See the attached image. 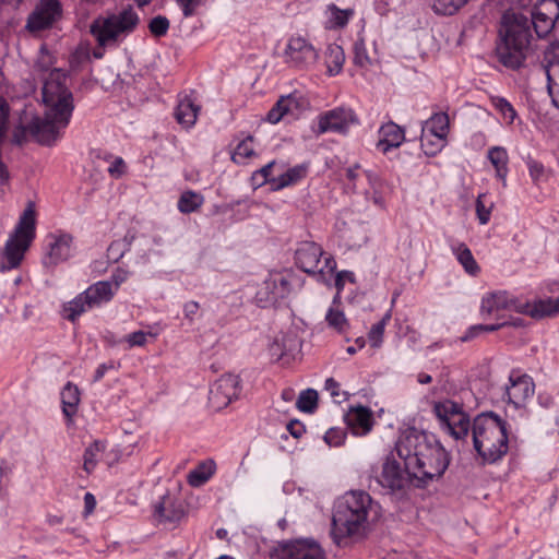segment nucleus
<instances>
[{
  "label": "nucleus",
  "instance_id": "9b49d317",
  "mask_svg": "<svg viewBox=\"0 0 559 559\" xmlns=\"http://www.w3.org/2000/svg\"><path fill=\"white\" fill-rule=\"evenodd\" d=\"M272 559H326L321 545L313 538H298L280 543Z\"/></svg>",
  "mask_w": 559,
  "mask_h": 559
},
{
  "label": "nucleus",
  "instance_id": "a18cd8bd",
  "mask_svg": "<svg viewBox=\"0 0 559 559\" xmlns=\"http://www.w3.org/2000/svg\"><path fill=\"white\" fill-rule=\"evenodd\" d=\"M296 407L307 414H312L318 407V392L313 389L301 391L296 401Z\"/></svg>",
  "mask_w": 559,
  "mask_h": 559
},
{
  "label": "nucleus",
  "instance_id": "58836bf2",
  "mask_svg": "<svg viewBox=\"0 0 559 559\" xmlns=\"http://www.w3.org/2000/svg\"><path fill=\"white\" fill-rule=\"evenodd\" d=\"M325 27L330 29L344 27L354 15L353 9L341 10L335 4H330L325 11Z\"/></svg>",
  "mask_w": 559,
  "mask_h": 559
},
{
  "label": "nucleus",
  "instance_id": "0eeeda50",
  "mask_svg": "<svg viewBox=\"0 0 559 559\" xmlns=\"http://www.w3.org/2000/svg\"><path fill=\"white\" fill-rule=\"evenodd\" d=\"M68 78L60 70L50 72L45 81L41 98L47 117H55L62 124H69L74 110L72 92L67 85Z\"/></svg>",
  "mask_w": 559,
  "mask_h": 559
},
{
  "label": "nucleus",
  "instance_id": "13d9d810",
  "mask_svg": "<svg viewBox=\"0 0 559 559\" xmlns=\"http://www.w3.org/2000/svg\"><path fill=\"white\" fill-rule=\"evenodd\" d=\"M485 197V194H480L476 201V213L481 225H485L489 222L491 214V204L486 205Z\"/></svg>",
  "mask_w": 559,
  "mask_h": 559
},
{
  "label": "nucleus",
  "instance_id": "7ed1b4c3",
  "mask_svg": "<svg viewBox=\"0 0 559 559\" xmlns=\"http://www.w3.org/2000/svg\"><path fill=\"white\" fill-rule=\"evenodd\" d=\"M372 498L362 490L345 492L335 503L332 524L341 537L362 536L369 527Z\"/></svg>",
  "mask_w": 559,
  "mask_h": 559
},
{
  "label": "nucleus",
  "instance_id": "bb28decb",
  "mask_svg": "<svg viewBox=\"0 0 559 559\" xmlns=\"http://www.w3.org/2000/svg\"><path fill=\"white\" fill-rule=\"evenodd\" d=\"M308 165L300 164L288 168L286 171L273 177L270 186L273 191H280L287 187L295 186L302 181L308 175Z\"/></svg>",
  "mask_w": 559,
  "mask_h": 559
},
{
  "label": "nucleus",
  "instance_id": "5701e85b",
  "mask_svg": "<svg viewBox=\"0 0 559 559\" xmlns=\"http://www.w3.org/2000/svg\"><path fill=\"white\" fill-rule=\"evenodd\" d=\"M154 516L159 522L176 523L185 516V510L177 495L166 491L154 504Z\"/></svg>",
  "mask_w": 559,
  "mask_h": 559
},
{
  "label": "nucleus",
  "instance_id": "4d7b16f0",
  "mask_svg": "<svg viewBox=\"0 0 559 559\" xmlns=\"http://www.w3.org/2000/svg\"><path fill=\"white\" fill-rule=\"evenodd\" d=\"M150 32L155 36H164L169 28V21L162 15L155 16L148 24Z\"/></svg>",
  "mask_w": 559,
  "mask_h": 559
},
{
  "label": "nucleus",
  "instance_id": "c9c22d12",
  "mask_svg": "<svg viewBox=\"0 0 559 559\" xmlns=\"http://www.w3.org/2000/svg\"><path fill=\"white\" fill-rule=\"evenodd\" d=\"M257 155L255 141L253 136L248 135L234 148L231 160L238 165H248Z\"/></svg>",
  "mask_w": 559,
  "mask_h": 559
},
{
  "label": "nucleus",
  "instance_id": "e2e57ef3",
  "mask_svg": "<svg viewBox=\"0 0 559 559\" xmlns=\"http://www.w3.org/2000/svg\"><path fill=\"white\" fill-rule=\"evenodd\" d=\"M127 165L121 157H115L108 167V174L114 178H120L126 174Z\"/></svg>",
  "mask_w": 559,
  "mask_h": 559
},
{
  "label": "nucleus",
  "instance_id": "0e129e2a",
  "mask_svg": "<svg viewBox=\"0 0 559 559\" xmlns=\"http://www.w3.org/2000/svg\"><path fill=\"white\" fill-rule=\"evenodd\" d=\"M203 2V0H177L179 8L182 11L185 17H189L195 13L197 8Z\"/></svg>",
  "mask_w": 559,
  "mask_h": 559
},
{
  "label": "nucleus",
  "instance_id": "f257e3e1",
  "mask_svg": "<svg viewBox=\"0 0 559 559\" xmlns=\"http://www.w3.org/2000/svg\"><path fill=\"white\" fill-rule=\"evenodd\" d=\"M395 450L407 473L423 483L441 477L450 463L448 452L433 435L414 428L401 433Z\"/></svg>",
  "mask_w": 559,
  "mask_h": 559
},
{
  "label": "nucleus",
  "instance_id": "49530a36",
  "mask_svg": "<svg viewBox=\"0 0 559 559\" xmlns=\"http://www.w3.org/2000/svg\"><path fill=\"white\" fill-rule=\"evenodd\" d=\"M468 1L469 0H431V7L437 14L453 15Z\"/></svg>",
  "mask_w": 559,
  "mask_h": 559
},
{
  "label": "nucleus",
  "instance_id": "3c124183",
  "mask_svg": "<svg viewBox=\"0 0 559 559\" xmlns=\"http://www.w3.org/2000/svg\"><path fill=\"white\" fill-rule=\"evenodd\" d=\"M364 176L365 169H362L358 164L346 169L348 186L355 191L364 190Z\"/></svg>",
  "mask_w": 559,
  "mask_h": 559
},
{
  "label": "nucleus",
  "instance_id": "774afa93",
  "mask_svg": "<svg viewBox=\"0 0 559 559\" xmlns=\"http://www.w3.org/2000/svg\"><path fill=\"white\" fill-rule=\"evenodd\" d=\"M129 277V272L124 269L118 267L114 273L111 274V278L109 282L112 283V286L115 287V293L118 292L120 285L124 283Z\"/></svg>",
  "mask_w": 559,
  "mask_h": 559
},
{
  "label": "nucleus",
  "instance_id": "2eb2a0df",
  "mask_svg": "<svg viewBox=\"0 0 559 559\" xmlns=\"http://www.w3.org/2000/svg\"><path fill=\"white\" fill-rule=\"evenodd\" d=\"M290 294V284L282 274H271L255 294V302L261 308L275 306Z\"/></svg>",
  "mask_w": 559,
  "mask_h": 559
},
{
  "label": "nucleus",
  "instance_id": "393cba45",
  "mask_svg": "<svg viewBox=\"0 0 559 559\" xmlns=\"http://www.w3.org/2000/svg\"><path fill=\"white\" fill-rule=\"evenodd\" d=\"M559 312V297L556 299H536L533 301H519L518 313L527 314L534 319L550 317Z\"/></svg>",
  "mask_w": 559,
  "mask_h": 559
},
{
  "label": "nucleus",
  "instance_id": "de8ad7c7",
  "mask_svg": "<svg viewBox=\"0 0 559 559\" xmlns=\"http://www.w3.org/2000/svg\"><path fill=\"white\" fill-rule=\"evenodd\" d=\"M104 450L105 445L98 441L86 448L84 452L83 468L87 474H91L95 469Z\"/></svg>",
  "mask_w": 559,
  "mask_h": 559
},
{
  "label": "nucleus",
  "instance_id": "4c0bfd02",
  "mask_svg": "<svg viewBox=\"0 0 559 559\" xmlns=\"http://www.w3.org/2000/svg\"><path fill=\"white\" fill-rule=\"evenodd\" d=\"M214 461H204L191 469L187 476L188 484L192 487H200L205 484L215 473Z\"/></svg>",
  "mask_w": 559,
  "mask_h": 559
},
{
  "label": "nucleus",
  "instance_id": "864d4df0",
  "mask_svg": "<svg viewBox=\"0 0 559 559\" xmlns=\"http://www.w3.org/2000/svg\"><path fill=\"white\" fill-rule=\"evenodd\" d=\"M323 439L329 447H341L345 443L346 431L343 428L332 427L324 433Z\"/></svg>",
  "mask_w": 559,
  "mask_h": 559
},
{
  "label": "nucleus",
  "instance_id": "412c9836",
  "mask_svg": "<svg viewBox=\"0 0 559 559\" xmlns=\"http://www.w3.org/2000/svg\"><path fill=\"white\" fill-rule=\"evenodd\" d=\"M60 12L58 0H40L28 16L26 27L31 32L48 28L60 16Z\"/></svg>",
  "mask_w": 559,
  "mask_h": 559
},
{
  "label": "nucleus",
  "instance_id": "603ef678",
  "mask_svg": "<svg viewBox=\"0 0 559 559\" xmlns=\"http://www.w3.org/2000/svg\"><path fill=\"white\" fill-rule=\"evenodd\" d=\"M506 324H507V322H501V323H496V324H477V325H473V326H471L465 332L464 336H462V341H464V342L469 341V340L476 337L477 335H479L483 332H493V331H497L500 328L504 326Z\"/></svg>",
  "mask_w": 559,
  "mask_h": 559
},
{
  "label": "nucleus",
  "instance_id": "cd10ccee",
  "mask_svg": "<svg viewBox=\"0 0 559 559\" xmlns=\"http://www.w3.org/2000/svg\"><path fill=\"white\" fill-rule=\"evenodd\" d=\"M84 294L93 308L109 302L116 295L112 283L107 281H98L92 284L84 290Z\"/></svg>",
  "mask_w": 559,
  "mask_h": 559
},
{
  "label": "nucleus",
  "instance_id": "ddd939ff",
  "mask_svg": "<svg viewBox=\"0 0 559 559\" xmlns=\"http://www.w3.org/2000/svg\"><path fill=\"white\" fill-rule=\"evenodd\" d=\"M241 391V380L239 376L226 373L217 379L211 390L209 402L214 411H221L227 407L231 402L239 397Z\"/></svg>",
  "mask_w": 559,
  "mask_h": 559
},
{
  "label": "nucleus",
  "instance_id": "338daca9",
  "mask_svg": "<svg viewBox=\"0 0 559 559\" xmlns=\"http://www.w3.org/2000/svg\"><path fill=\"white\" fill-rule=\"evenodd\" d=\"M120 367V364L119 362H116V361H108V362H104V364H100L97 369L95 370V374H94V378H93V381L94 382H98L99 380L103 379V377L109 371V370H117L119 369Z\"/></svg>",
  "mask_w": 559,
  "mask_h": 559
},
{
  "label": "nucleus",
  "instance_id": "ea45409f",
  "mask_svg": "<svg viewBox=\"0 0 559 559\" xmlns=\"http://www.w3.org/2000/svg\"><path fill=\"white\" fill-rule=\"evenodd\" d=\"M160 333V328L155 324L148 331H135L126 335L122 340L127 344V348L143 347L146 345L148 337L156 338Z\"/></svg>",
  "mask_w": 559,
  "mask_h": 559
},
{
  "label": "nucleus",
  "instance_id": "6e6552de",
  "mask_svg": "<svg viewBox=\"0 0 559 559\" xmlns=\"http://www.w3.org/2000/svg\"><path fill=\"white\" fill-rule=\"evenodd\" d=\"M296 265L304 272L326 283L336 269V262L331 255H324L322 248L312 241L299 245L295 253Z\"/></svg>",
  "mask_w": 559,
  "mask_h": 559
},
{
  "label": "nucleus",
  "instance_id": "f03ea898",
  "mask_svg": "<svg viewBox=\"0 0 559 559\" xmlns=\"http://www.w3.org/2000/svg\"><path fill=\"white\" fill-rule=\"evenodd\" d=\"M531 22L527 15L516 12L503 14L499 28L496 53L508 68H520L532 53Z\"/></svg>",
  "mask_w": 559,
  "mask_h": 559
},
{
  "label": "nucleus",
  "instance_id": "423d86ee",
  "mask_svg": "<svg viewBox=\"0 0 559 559\" xmlns=\"http://www.w3.org/2000/svg\"><path fill=\"white\" fill-rule=\"evenodd\" d=\"M36 213L34 205L29 203L23 211L14 231L9 236L1 252L2 272L17 267L35 238Z\"/></svg>",
  "mask_w": 559,
  "mask_h": 559
},
{
  "label": "nucleus",
  "instance_id": "c85d7f7f",
  "mask_svg": "<svg viewBox=\"0 0 559 559\" xmlns=\"http://www.w3.org/2000/svg\"><path fill=\"white\" fill-rule=\"evenodd\" d=\"M199 111L200 107L190 97L183 96L175 109V118L182 128L190 129L195 124Z\"/></svg>",
  "mask_w": 559,
  "mask_h": 559
},
{
  "label": "nucleus",
  "instance_id": "bf43d9fd",
  "mask_svg": "<svg viewBox=\"0 0 559 559\" xmlns=\"http://www.w3.org/2000/svg\"><path fill=\"white\" fill-rule=\"evenodd\" d=\"M127 245L122 240L112 241L107 249V258L111 262H118L124 254Z\"/></svg>",
  "mask_w": 559,
  "mask_h": 559
},
{
  "label": "nucleus",
  "instance_id": "052dcab7",
  "mask_svg": "<svg viewBox=\"0 0 559 559\" xmlns=\"http://www.w3.org/2000/svg\"><path fill=\"white\" fill-rule=\"evenodd\" d=\"M12 474V466L5 462H0V498H5L8 495L7 484Z\"/></svg>",
  "mask_w": 559,
  "mask_h": 559
},
{
  "label": "nucleus",
  "instance_id": "a19ab883",
  "mask_svg": "<svg viewBox=\"0 0 559 559\" xmlns=\"http://www.w3.org/2000/svg\"><path fill=\"white\" fill-rule=\"evenodd\" d=\"M448 144V140L441 136H435L431 133L421 131L420 134V146L425 155L436 156L438 155Z\"/></svg>",
  "mask_w": 559,
  "mask_h": 559
},
{
  "label": "nucleus",
  "instance_id": "a878e982",
  "mask_svg": "<svg viewBox=\"0 0 559 559\" xmlns=\"http://www.w3.org/2000/svg\"><path fill=\"white\" fill-rule=\"evenodd\" d=\"M405 140L404 130L396 123L390 121L379 129L378 148L388 153L392 148L399 147Z\"/></svg>",
  "mask_w": 559,
  "mask_h": 559
},
{
  "label": "nucleus",
  "instance_id": "4be33fe9",
  "mask_svg": "<svg viewBox=\"0 0 559 559\" xmlns=\"http://www.w3.org/2000/svg\"><path fill=\"white\" fill-rule=\"evenodd\" d=\"M345 421L354 436L364 437L373 428V413L367 406H350L345 414Z\"/></svg>",
  "mask_w": 559,
  "mask_h": 559
},
{
  "label": "nucleus",
  "instance_id": "f704fd0d",
  "mask_svg": "<svg viewBox=\"0 0 559 559\" xmlns=\"http://www.w3.org/2000/svg\"><path fill=\"white\" fill-rule=\"evenodd\" d=\"M62 412L71 420L78 412L80 404V391L75 384L68 382L61 391Z\"/></svg>",
  "mask_w": 559,
  "mask_h": 559
},
{
  "label": "nucleus",
  "instance_id": "e433bc0d",
  "mask_svg": "<svg viewBox=\"0 0 559 559\" xmlns=\"http://www.w3.org/2000/svg\"><path fill=\"white\" fill-rule=\"evenodd\" d=\"M548 83H559V43L547 47L544 53Z\"/></svg>",
  "mask_w": 559,
  "mask_h": 559
},
{
  "label": "nucleus",
  "instance_id": "79ce46f5",
  "mask_svg": "<svg viewBox=\"0 0 559 559\" xmlns=\"http://www.w3.org/2000/svg\"><path fill=\"white\" fill-rule=\"evenodd\" d=\"M204 203L202 194L194 191H185L178 200V210L183 214H190L195 212Z\"/></svg>",
  "mask_w": 559,
  "mask_h": 559
},
{
  "label": "nucleus",
  "instance_id": "473e14b6",
  "mask_svg": "<svg viewBox=\"0 0 559 559\" xmlns=\"http://www.w3.org/2000/svg\"><path fill=\"white\" fill-rule=\"evenodd\" d=\"M298 108L296 97L288 95L281 97L276 105L267 112L266 120L271 123H277L287 115H295Z\"/></svg>",
  "mask_w": 559,
  "mask_h": 559
},
{
  "label": "nucleus",
  "instance_id": "1a4fd4ad",
  "mask_svg": "<svg viewBox=\"0 0 559 559\" xmlns=\"http://www.w3.org/2000/svg\"><path fill=\"white\" fill-rule=\"evenodd\" d=\"M433 413L441 428L454 439L462 440L468 436L472 428L469 417L460 404L451 400L436 402Z\"/></svg>",
  "mask_w": 559,
  "mask_h": 559
},
{
  "label": "nucleus",
  "instance_id": "a211bd4d",
  "mask_svg": "<svg viewBox=\"0 0 559 559\" xmlns=\"http://www.w3.org/2000/svg\"><path fill=\"white\" fill-rule=\"evenodd\" d=\"M67 126L57 121L55 117H47L44 112L43 118L34 117L26 124L25 130L40 144L49 145L58 139L60 131Z\"/></svg>",
  "mask_w": 559,
  "mask_h": 559
},
{
  "label": "nucleus",
  "instance_id": "8fccbe9b",
  "mask_svg": "<svg viewBox=\"0 0 559 559\" xmlns=\"http://www.w3.org/2000/svg\"><path fill=\"white\" fill-rule=\"evenodd\" d=\"M491 105L501 115L504 123L512 124L516 118L514 107L503 97L491 98Z\"/></svg>",
  "mask_w": 559,
  "mask_h": 559
},
{
  "label": "nucleus",
  "instance_id": "4468645a",
  "mask_svg": "<svg viewBox=\"0 0 559 559\" xmlns=\"http://www.w3.org/2000/svg\"><path fill=\"white\" fill-rule=\"evenodd\" d=\"M318 60V51L306 38L292 36L284 49V61L297 69H307Z\"/></svg>",
  "mask_w": 559,
  "mask_h": 559
},
{
  "label": "nucleus",
  "instance_id": "680f3d73",
  "mask_svg": "<svg viewBox=\"0 0 559 559\" xmlns=\"http://www.w3.org/2000/svg\"><path fill=\"white\" fill-rule=\"evenodd\" d=\"M527 168L534 183H539L544 180L546 170L543 164L531 159L527 162Z\"/></svg>",
  "mask_w": 559,
  "mask_h": 559
},
{
  "label": "nucleus",
  "instance_id": "6ab92c4d",
  "mask_svg": "<svg viewBox=\"0 0 559 559\" xmlns=\"http://www.w3.org/2000/svg\"><path fill=\"white\" fill-rule=\"evenodd\" d=\"M357 122L355 112L348 108H335L318 119V133L345 132L352 124Z\"/></svg>",
  "mask_w": 559,
  "mask_h": 559
},
{
  "label": "nucleus",
  "instance_id": "09e8293b",
  "mask_svg": "<svg viewBox=\"0 0 559 559\" xmlns=\"http://www.w3.org/2000/svg\"><path fill=\"white\" fill-rule=\"evenodd\" d=\"M391 319V312H386L383 318L374 323L369 333H368V341L371 345V347L373 348H379L382 343H383V335H384V330H385V326L388 324V322L390 321Z\"/></svg>",
  "mask_w": 559,
  "mask_h": 559
},
{
  "label": "nucleus",
  "instance_id": "39448f33",
  "mask_svg": "<svg viewBox=\"0 0 559 559\" xmlns=\"http://www.w3.org/2000/svg\"><path fill=\"white\" fill-rule=\"evenodd\" d=\"M140 23L138 12L128 5L116 12L97 16L90 25V32L102 48L119 46L131 35Z\"/></svg>",
  "mask_w": 559,
  "mask_h": 559
},
{
  "label": "nucleus",
  "instance_id": "72a5a7b5",
  "mask_svg": "<svg viewBox=\"0 0 559 559\" xmlns=\"http://www.w3.org/2000/svg\"><path fill=\"white\" fill-rule=\"evenodd\" d=\"M421 131L431 133L435 136L445 138V140H448V134L450 132L449 116L445 112L433 114L423 123Z\"/></svg>",
  "mask_w": 559,
  "mask_h": 559
},
{
  "label": "nucleus",
  "instance_id": "b1692460",
  "mask_svg": "<svg viewBox=\"0 0 559 559\" xmlns=\"http://www.w3.org/2000/svg\"><path fill=\"white\" fill-rule=\"evenodd\" d=\"M300 348V341L295 331L280 332L269 345V354L272 359L280 360L288 354Z\"/></svg>",
  "mask_w": 559,
  "mask_h": 559
},
{
  "label": "nucleus",
  "instance_id": "f8f14e48",
  "mask_svg": "<svg viewBox=\"0 0 559 559\" xmlns=\"http://www.w3.org/2000/svg\"><path fill=\"white\" fill-rule=\"evenodd\" d=\"M535 393V383L531 376L512 370L504 388V400L514 409H524Z\"/></svg>",
  "mask_w": 559,
  "mask_h": 559
},
{
  "label": "nucleus",
  "instance_id": "7c9ffc66",
  "mask_svg": "<svg viewBox=\"0 0 559 559\" xmlns=\"http://www.w3.org/2000/svg\"><path fill=\"white\" fill-rule=\"evenodd\" d=\"M451 250L457 262L463 266L467 274L476 276L479 273L480 267L476 262L472 251L465 243L455 242L451 246Z\"/></svg>",
  "mask_w": 559,
  "mask_h": 559
},
{
  "label": "nucleus",
  "instance_id": "dca6fc26",
  "mask_svg": "<svg viewBox=\"0 0 559 559\" xmlns=\"http://www.w3.org/2000/svg\"><path fill=\"white\" fill-rule=\"evenodd\" d=\"M530 14L531 26H534L538 37H543L550 32L559 17V1L535 0Z\"/></svg>",
  "mask_w": 559,
  "mask_h": 559
},
{
  "label": "nucleus",
  "instance_id": "5fc2aeb1",
  "mask_svg": "<svg viewBox=\"0 0 559 559\" xmlns=\"http://www.w3.org/2000/svg\"><path fill=\"white\" fill-rule=\"evenodd\" d=\"M355 274L352 271H341L335 276V287L337 289V294L333 299V304H340V294L344 289L345 283H355Z\"/></svg>",
  "mask_w": 559,
  "mask_h": 559
},
{
  "label": "nucleus",
  "instance_id": "c03bdc74",
  "mask_svg": "<svg viewBox=\"0 0 559 559\" xmlns=\"http://www.w3.org/2000/svg\"><path fill=\"white\" fill-rule=\"evenodd\" d=\"M336 304L332 302V306L328 309L325 314V321L328 325L334 329L338 333H345L349 329V322L345 313L335 307Z\"/></svg>",
  "mask_w": 559,
  "mask_h": 559
},
{
  "label": "nucleus",
  "instance_id": "9d476101",
  "mask_svg": "<svg viewBox=\"0 0 559 559\" xmlns=\"http://www.w3.org/2000/svg\"><path fill=\"white\" fill-rule=\"evenodd\" d=\"M76 253L73 235L64 230H55L45 237L43 264L55 267L72 259Z\"/></svg>",
  "mask_w": 559,
  "mask_h": 559
},
{
  "label": "nucleus",
  "instance_id": "20e7f679",
  "mask_svg": "<svg viewBox=\"0 0 559 559\" xmlns=\"http://www.w3.org/2000/svg\"><path fill=\"white\" fill-rule=\"evenodd\" d=\"M474 449L485 463H496L509 451L508 425L493 413L477 415L472 425Z\"/></svg>",
  "mask_w": 559,
  "mask_h": 559
},
{
  "label": "nucleus",
  "instance_id": "c756f323",
  "mask_svg": "<svg viewBox=\"0 0 559 559\" xmlns=\"http://www.w3.org/2000/svg\"><path fill=\"white\" fill-rule=\"evenodd\" d=\"M487 158L495 168L496 177L506 186L509 173V154L507 148L499 145L492 146L487 152Z\"/></svg>",
  "mask_w": 559,
  "mask_h": 559
},
{
  "label": "nucleus",
  "instance_id": "69168bd1",
  "mask_svg": "<svg viewBox=\"0 0 559 559\" xmlns=\"http://www.w3.org/2000/svg\"><path fill=\"white\" fill-rule=\"evenodd\" d=\"M200 310V304L194 300L187 301L183 305V316L185 319L191 324L194 322L195 317L198 316Z\"/></svg>",
  "mask_w": 559,
  "mask_h": 559
},
{
  "label": "nucleus",
  "instance_id": "aec40b11",
  "mask_svg": "<svg viewBox=\"0 0 559 559\" xmlns=\"http://www.w3.org/2000/svg\"><path fill=\"white\" fill-rule=\"evenodd\" d=\"M519 299L504 290L485 295L481 298L480 313L483 317L500 318L502 311L518 312Z\"/></svg>",
  "mask_w": 559,
  "mask_h": 559
},
{
  "label": "nucleus",
  "instance_id": "2f4dec72",
  "mask_svg": "<svg viewBox=\"0 0 559 559\" xmlns=\"http://www.w3.org/2000/svg\"><path fill=\"white\" fill-rule=\"evenodd\" d=\"M86 295L84 292L76 295L72 300L66 302L62 306V317L71 322H74L87 310L92 309Z\"/></svg>",
  "mask_w": 559,
  "mask_h": 559
},
{
  "label": "nucleus",
  "instance_id": "f3484780",
  "mask_svg": "<svg viewBox=\"0 0 559 559\" xmlns=\"http://www.w3.org/2000/svg\"><path fill=\"white\" fill-rule=\"evenodd\" d=\"M374 478L382 488L392 493L404 490L408 484L406 472L391 456L384 460L381 469L376 472Z\"/></svg>",
  "mask_w": 559,
  "mask_h": 559
},
{
  "label": "nucleus",
  "instance_id": "6e6d98bb",
  "mask_svg": "<svg viewBox=\"0 0 559 559\" xmlns=\"http://www.w3.org/2000/svg\"><path fill=\"white\" fill-rule=\"evenodd\" d=\"M354 62L360 68H367L371 63V60L367 52V48L362 41H358L355 44Z\"/></svg>",
  "mask_w": 559,
  "mask_h": 559
},
{
  "label": "nucleus",
  "instance_id": "37998d69",
  "mask_svg": "<svg viewBox=\"0 0 559 559\" xmlns=\"http://www.w3.org/2000/svg\"><path fill=\"white\" fill-rule=\"evenodd\" d=\"M345 55L342 47L337 45L330 46L326 52V68L330 76L337 75L344 66Z\"/></svg>",
  "mask_w": 559,
  "mask_h": 559
}]
</instances>
